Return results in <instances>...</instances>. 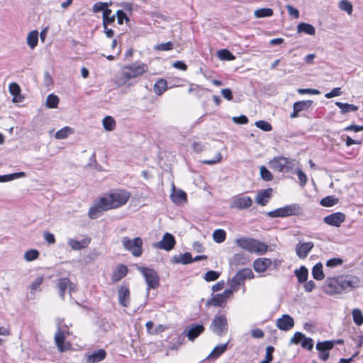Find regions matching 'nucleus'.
Masks as SVG:
<instances>
[{"mask_svg": "<svg viewBox=\"0 0 363 363\" xmlns=\"http://www.w3.org/2000/svg\"><path fill=\"white\" fill-rule=\"evenodd\" d=\"M174 48L173 43L170 41L157 44L155 46V50L157 51H169Z\"/></svg>", "mask_w": 363, "mask_h": 363, "instance_id": "nucleus-52", "label": "nucleus"}, {"mask_svg": "<svg viewBox=\"0 0 363 363\" xmlns=\"http://www.w3.org/2000/svg\"><path fill=\"white\" fill-rule=\"evenodd\" d=\"M154 91L157 96L162 95L167 89V82L164 79H159L153 86Z\"/></svg>", "mask_w": 363, "mask_h": 363, "instance_id": "nucleus-31", "label": "nucleus"}, {"mask_svg": "<svg viewBox=\"0 0 363 363\" xmlns=\"http://www.w3.org/2000/svg\"><path fill=\"white\" fill-rule=\"evenodd\" d=\"M313 247L314 245L312 242L298 243L296 247L297 256L301 259L306 258Z\"/></svg>", "mask_w": 363, "mask_h": 363, "instance_id": "nucleus-20", "label": "nucleus"}, {"mask_svg": "<svg viewBox=\"0 0 363 363\" xmlns=\"http://www.w3.org/2000/svg\"><path fill=\"white\" fill-rule=\"evenodd\" d=\"M335 345L333 341L318 342L316 344V349L320 352L319 357L323 361L329 358L328 350H331Z\"/></svg>", "mask_w": 363, "mask_h": 363, "instance_id": "nucleus-13", "label": "nucleus"}, {"mask_svg": "<svg viewBox=\"0 0 363 363\" xmlns=\"http://www.w3.org/2000/svg\"><path fill=\"white\" fill-rule=\"evenodd\" d=\"M218 56L221 60H233L235 59V56L226 49L220 50L218 52Z\"/></svg>", "mask_w": 363, "mask_h": 363, "instance_id": "nucleus-53", "label": "nucleus"}, {"mask_svg": "<svg viewBox=\"0 0 363 363\" xmlns=\"http://www.w3.org/2000/svg\"><path fill=\"white\" fill-rule=\"evenodd\" d=\"M172 193L171 194L172 200L174 203L179 205L182 202L186 201V194L182 190H177L174 184H172Z\"/></svg>", "mask_w": 363, "mask_h": 363, "instance_id": "nucleus-26", "label": "nucleus"}, {"mask_svg": "<svg viewBox=\"0 0 363 363\" xmlns=\"http://www.w3.org/2000/svg\"><path fill=\"white\" fill-rule=\"evenodd\" d=\"M272 194V189L269 188L257 193L255 201L260 206H265Z\"/></svg>", "mask_w": 363, "mask_h": 363, "instance_id": "nucleus-27", "label": "nucleus"}, {"mask_svg": "<svg viewBox=\"0 0 363 363\" xmlns=\"http://www.w3.org/2000/svg\"><path fill=\"white\" fill-rule=\"evenodd\" d=\"M291 161L292 160H285L284 164H278V160H273L271 161L270 164L271 167L277 169L279 172H288L293 169L294 164L291 163Z\"/></svg>", "mask_w": 363, "mask_h": 363, "instance_id": "nucleus-28", "label": "nucleus"}, {"mask_svg": "<svg viewBox=\"0 0 363 363\" xmlns=\"http://www.w3.org/2000/svg\"><path fill=\"white\" fill-rule=\"evenodd\" d=\"M204 330L205 328L202 325H191L187 332V337L189 340L191 341H194L204 331Z\"/></svg>", "mask_w": 363, "mask_h": 363, "instance_id": "nucleus-29", "label": "nucleus"}, {"mask_svg": "<svg viewBox=\"0 0 363 363\" xmlns=\"http://www.w3.org/2000/svg\"><path fill=\"white\" fill-rule=\"evenodd\" d=\"M117 21L119 25H122L123 23V21L125 20L128 21L129 19L126 15V13L123 10H118L116 12Z\"/></svg>", "mask_w": 363, "mask_h": 363, "instance_id": "nucleus-62", "label": "nucleus"}, {"mask_svg": "<svg viewBox=\"0 0 363 363\" xmlns=\"http://www.w3.org/2000/svg\"><path fill=\"white\" fill-rule=\"evenodd\" d=\"M87 167H89L91 170L102 171L107 167V164L105 162H104L103 164H99L97 163V161L96 160H91V162L87 164Z\"/></svg>", "mask_w": 363, "mask_h": 363, "instance_id": "nucleus-50", "label": "nucleus"}, {"mask_svg": "<svg viewBox=\"0 0 363 363\" xmlns=\"http://www.w3.org/2000/svg\"><path fill=\"white\" fill-rule=\"evenodd\" d=\"M116 16L112 14V11L106 9L103 13V27L106 29V26L111 25L115 22Z\"/></svg>", "mask_w": 363, "mask_h": 363, "instance_id": "nucleus-32", "label": "nucleus"}, {"mask_svg": "<svg viewBox=\"0 0 363 363\" xmlns=\"http://www.w3.org/2000/svg\"><path fill=\"white\" fill-rule=\"evenodd\" d=\"M274 349L272 346H268L266 348V355L264 357V359L262 360L261 362L262 363H270L272 361L273 357L272 353L274 352Z\"/></svg>", "mask_w": 363, "mask_h": 363, "instance_id": "nucleus-60", "label": "nucleus"}, {"mask_svg": "<svg viewBox=\"0 0 363 363\" xmlns=\"http://www.w3.org/2000/svg\"><path fill=\"white\" fill-rule=\"evenodd\" d=\"M226 238V233L224 230L218 229L216 230L213 233V239L217 243H221L224 242Z\"/></svg>", "mask_w": 363, "mask_h": 363, "instance_id": "nucleus-44", "label": "nucleus"}, {"mask_svg": "<svg viewBox=\"0 0 363 363\" xmlns=\"http://www.w3.org/2000/svg\"><path fill=\"white\" fill-rule=\"evenodd\" d=\"M138 271L143 274L145 279V282L147 285V294H149V290L150 289H155L159 286L160 284V278L156 272L152 269L145 267H138Z\"/></svg>", "mask_w": 363, "mask_h": 363, "instance_id": "nucleus-5", "label": "nucleus"}, {"mask_svg": "<svg viewBox=\"0 0 363 363\" xmlns=\"http://www.w3.org/2000/svg\"><path fill=\"white\" fill-rule=\"evenodd\" d=\"M339 8L351 15L353 11L352 5L348 0H341L339 3Z\"/></svg>", "mask_w": 363, "mask_h": 363, "instance_id": "nucleus-49", "label": "nucleus"}, {"mask_svg": "<svg viewBox=\"0 0 363 363\" xmlns=\"http://www.w3.org/2000/svg\"><path fill=\"white\" fill-rule=\"evenodd\" d=\"M128 272V267L125 264L118 265L111 275V280L113 283H116L124 278Z\"/></svg>", "mask_w": 363, "mask_h": 363, "instance_id": "nucleus-21", "label": "nucleus"}, {"mask_svg": "<svg viewBox=\"0 0 363 363\" xmlns=\"http://www.w3.org/2000/svg\"><path fill=\"white\" fill-rule=\"evenodd\" d=\"M220 273L216 271H208L204 275V279L206 281H213L218 279Z\"/></svg>", "mask_w": 363, "mask_h": 363, "instance_id": "nucleus-55", "label": "nucleus"}, {"mask_svg": "<svg viewBox=\"0 0 363 363\" xmlns=\"http://www.w3.org/2000/svg\"><path fill=\"white\" fill-rule=\"evenodd\" d=\"M148 66L143 62H134L124 65L121 75L116 79L115 84L119 87L124 86L132 79L139 77L148 72Z\"/></svg>", "mask_w": 363, "mask_h": 363, "instance_id": "nucleus-1", "label": "nucleus"}, {"mask_svg": "<svg viewBox=\"0 0 363 363\" xmlns=\"http://www.w3.org/2000/svg\"><path fill=\"white\" fill-rule=\"evenodd\" d=\"M57 286L59 290V294L62 299L65 298V294L67 289L71 293L74 290V285L67 278L60 279L57 281Z\"/></svg>", "mask_w": 363, "mask_h": 363, "instance_id": "nucleus-17", "label": "nucleus"}, {"mask_svg": "<svg viewBox=\"0 0 363 363\" xmlns=\"http://www.w3.org/2000/svg\"><path fill=\"white\" fill-rule=\"evenodd\" d=\"M10 94L13 96H17L20 94L21 88L17 83L12 82L9 86Z\"/></svg>", "mask_w": 363, "mask_h": 363, "instance_id": "nucleus-61", "label": "nucleus"}, {"mask_svg": "<svg viewBox=\"0 0 363 363\" xmlns=\"http://www.w3.org/2000/svg\"><path fill=\"white\" fill-rule=\"evenodd\" d=\"M276 325L279 330L287 331L294 327V321L290 315L285 314L277 320Z\"/></svg>", "mask_w": 363, "mask_h": 363, "instance_id": "nucleus-18", "label": "nucleus"}, {"mask_svg": "<svg viewBox=\"0 0 363 363\" xmlns=\"http://www.w3.org/2000/svg\"><path fill=\"white\" fill-rule=\"evenodd\" d=\"M39 256V252L37 250H29L24 254V259L27 262H31L36 259Z\"/></svg>", "mask_w": 363, "mask_h": 363, "instance_id": "nucleus-51", "label": "nucleus"}, {"mask_svg": "<svg viewBox=\"0 0 363 363\" xmlns=\"http://www.w3.org/2000/svg\"><path fill=\"white\" fill-rule=\"evenodd\" d=\"M103 126L106 130L112 131L116 128V121L113 117L106 116L103 120Z\"/></svg>", "mask_w": 363, "mask_h": 363, "instance_id": "nucleus-42", "label": "nucleus"}, {"mask_svg": "<svg viewBox=\"0 0 363 363\" xmlns=\"http://www.w3.org/2000/svg\"><path fill=\"white\" fill-rule=\"evenodd\" d=\"M323 289L328 295L341 294L342 290L340 284H338V276L336 277H328L323 286Z\"/></svg>", "mask_w": 363, "mask_h": 363, "instance_id": "nucleus-10", "label": "nucleus"}, {"mask_svg": "<svg viewBox=\"0 0 363 363\" xmlns=\"http://www.w3.org/2000/svg\"><path fill=\"white\" fill-rule=\"evenodd\" d=\"M121 242L124 249L131 252L133 256L138 257L142 255L143 241L140 237L130 239L125 236L122 238Z\"/></svg>", "mask_w": 363, "mask_h": 363, "instance_id": "nucleus-4", "label": "nucleus"}, {"mask_svg": "<svg viewBox=\"0 0 363 363\" xmlns=\"http://www.w3.org/2000/svg\"><path fill=\"white\" fill-rule=\"evenodd\" d=\"M338 199L335 198L333 196H328L321 199L320 204L323 206L330 207L338 203Z\"/></svg>", "mask_w": 363, "mask_h": 363, "instance_id": "nucleus-45", "label": "nucleus"}, {"mask_svg": "<svg viewBox=\"0 0 363 363\" xmlns=\"http://www.w3.org/2000/svg\"><path fill=\"white\" fill-rule=\"evenodd\" d=\"M38 42V30H33L30 32L27 37V43L31 49H33Z\"/></svg>", "mask_w": 363, "mask_h": 363, "instance_id": "nucleus-40", "label": "nucleus"}, {"mask_svg": "<svg viewBox=\"0 0 363 363\" xmlns=\"http://www.w3.org/2000/svg\"><path fill=\"white\" fill-rule=\"evenodd\" d=\"M301 211V208L299 205L294 203L269 211L267 213V215L271 218L287 217L293 215H298Z\"/></svg>", "mask_w": 363, "mask_h": 363, "instance_id": "nucleus-6", "label": "nucleus"}, {"mask_svg": "<svg viewBox=\"0 0 363 363\" xmlns=\"http://www.w3.org/2000/svg\"><path fill=\"white\" fill-rule=\"evenodd\" d=\"M59 98L54 94H49L46 99V106L50 108H55L59 104Z\"/></svg>", "mask_w": 363, "mask_h": 363, "instance_id": "nucleus-46", "label": "nucleus"}, {"mask_svg": "<svg viewBox=\"0 0 363 363\" xmlns=\"http://www.w3.org/2000/svg\"><path fill=\"white\" fill-rule=\"evenodd\" d=\"M228 343L221 344L216 346L212 352L208 354L207 359H216L222 354L227 349Z\"/></svg>", "mask_w": 363, "mask_h": 363, "instance_id": "nucleus-33", "label": "nucleus"}, {"mask_svg": "<svg viewBox=\"0 0 363 363\" xmlns=\"http://www.w3.org/2000/svg\"><path fill=\"white\" fill-rule=\"evenodd\" d=\"M253 277V272L250 268L242 269L232 278L229 285L233 290H238L239 286L243 284L246 279H251Z\"/></svg>", "mask_w": 363, "mask_h": 363, "instance_id": "nucleus-7", "label": "nucleus"}, {"mask_svg": "<svg viewBox=\"0 0 363 363\" xmlns=\"http://www.w3.org/2000/svg\"><path fill=\"white\" fill-rule=\"evenodd\" d=\"M118 301L123 307H128L130 300V292L128 286H121L118 291Z\"/></svg>", "mask_w": 363, "mask_h": 363, "instance_id": "nucleus-19", "label": "nucleus"}, {"mask_svg": "<svg viewBox=\"0 0 363 363\" xmlns=\"http://www.w3.org/2000/svg\"><path fill=\"white\" fill-rule=\"evenodd\" d=\"M65 335L63 331L59 329L55 335V342L58 350L60 352L67 351L69 348V344H65Z\"/></svg>", "mask_w": 363, "mask_h": 363, "instance_id": "nucleus-22", "label": "nucleus"}, {"mask_svg": "<svg viewBox=\"0 0 363 363\" xmlns=\"http://www.w3.org/2000/svg\"><path fill=\"white\" fill-rule=\"evenodd\" d=\"M345 220V215L341 212H336L325 216L324 222L330 225L339 227Z\"/></svg>", "mask_w": 363, "mask_h": 363, "instance_id": "nucleus-15", "label": "nucleus"}, {"mask_svg": "<svg viewBox=\"0 0 363 363\" xmlns=\"http://www.w3.org/2000/svg\"><path fill=\"white\" fill-rule=\"evenodd\" d=\"M312 274L315 279L322 280L324 279L325 275L323 270V264L319 262L316 264L312 269Z\"/></svg>", "mask_w": 363, "mask_h": 363, "instance_id": "nucleus-39", "label": "nucleus"}, {"mask_svg": "<svg viewBox=\"0 0 363 363\" xmlns=\"http://www.w3.org/2000/svg\"><path fill=\"white\" fill-rule=\"evenodd\" d=\"M172 262L175 264H186L191 263L193 262V259L191 255L189 252H185L184 254L175 255L172 257Z\"/></svg>", "mask_w": 363, "mask_h": 363, "instance_id": "nucleus-30", "label": "nucleus"}, {"mask_svg": "<svg viewBox=\"0 0 363 363\" xmlns=\"http://www.w3.org/2000/svg\"><path fill=\"white\" fill-rule=\"evenodd\" d=\"M235 243L250 253L264 254L268 250V246L265 243L252 238H240L235 240Z\"/></svg>", "mask_w": 363, "mask_h": 363, "instance_id": "nucleus-3", "label": "nucleus"}, {"mask_svg": "<svg viewBox=\"0 0 363 363\" xmlns=\"http://www.w3.org/2000/svg\"><path fill=\"white\" fill-rule=\"evenodd\" d=\"M103 206H102V204H101V199L99 200V203L96 206L90 208V209L89 211V218L91 219H95L99 216V213L101 211H107V209L104 208Z\"/></svg>", "mask_w": 363, "mask_h": 363, "instance_id": "nucleus-35", "label": "nucleus"}, {"mask_svg": "<svg viewBox=\"0 0 363 363\" xmlns=\"http://www.w3.org/2000/svg\"><path fill=\"white\" fill-rule=\"evenodd\" d=\"M106 9H109L108 4L106 2H96L92 7V11L95 13L99 11H103L104 13Z\"/></svg>", "mask_w": 363, "mask_h": 363, "instance_id": "nucleus-54", "label": "nucleus"}, {"mask_svg": "<svg viewBox=\"0 0 363 363\" xmlns=\"http://www.w3.org/2000/svg\"><path fill=\"white\" fill-rule=\"evenodd\" d=\"M301 344V347L308 350H311L313 347V340L311 337H306L300 332L295 333L294 337L290 340V344Z\"/></svg>", "mask_w": 363, "mask_h": 363, "instance_id": "nucleus-12", "label": "nucleus"}, {"mask_svg": "<svg viewBox=\"0 0 363 363\" xmlns=\"http://www.w3.org/2000/svg\"><path fill=\"white\" fill-rule=\"evenodd\" d=\"M296 172L298 176L300 185L301 186H305L308 181L306 174L300 169H296Z\"/></svg>", "mask_w": 363, "mask_h": 363, "instance_id": "nucleus-58", "label": "nucleus"}, {"mask_svg": "<svg viewBox=\"0 0 363 363\" xmlns=\"http://www.w3.org/2000/svg\"><path fill=\"white\" fill-rule=\"evenodd\" d=\"M342 94V90L340 87H336L331 90V91L326 93L325 97L327 99H331L333 97L338 96Z\"/></svg>", "mask_w": 363, "mask_h": 363, "instance_id": "nucleus-63", "label": "nucleus"}, {"mask_svg": "<svg viewBox=\"0 0 363 363\" xmlns=\"http://www.w3.org/2000/svg\"><path fill=\"white\" fill-rule=\"evenodd\" d=\"M91 242V238H84L81 240H76L74 239H69L68 245L74 250H81L88 247Z\"/></svg>", "mask_w": 363, "mask_h": 363, "instance_id": "nucleus-24", "label": "nucleus"}, {"mask_svg": "<svg viewBox=\"0 0 363 363\" xmlns=\"http://www.w3.org/2000/svg\"><path fill=\"white\" fill-rule=\"evenodd\" d=\"M298 93L300 94H313L318 95L320 94V91L318 89H302L300 88L297 90Z\"/></svg>", "mask_w": 363, "mask_h": 363, "instance_id": "nucleus-64", "label": "nucleus"}, {"mask_svg": "<svg viewBox=\"0 0 363 363\" xmlns=\"http://www.w3.org/2000/svg\"><path fill=\"white\" fill-rule=\"evenodd\" d=\"M176 241L174 237L169 233L164 234L162 240L153 244V247L156 249H162L166 251H169L174 247Z\"/></svg>", "mask_w": 363, "mask_h": 363, "instance_id": "nucleus-11", "label": "nucleus"}, {"mask_svg": "<svg viewBox=\"0 0 363 363\" xmlns=\"http://www.w3.org/2000/svg\"><path fill=\"white\" fill-rule=\"evenodd\" d=\"M343 264V259L340 257H335L328 259L326 262V266L328 267H335L337 266H340Z\"/></svg>", "mask_w": 363, "mask_h": 363, "instance_id": "nucleus-57", "label": "nucleus"}, {"mask_svg": "<svg viewBox=\"0 0 363 363\" xmlns=\"http://www.w3.org/2000/svg\"><path fill=\"white\" fill-rule=\"evenodd\" d=\"M313 104V101L306 100V101H296L293 105V111L290 114V118H297L301 111L307 110L310 108Z\"/></svg>", "mask_w": 363, "mask_h": 363, "instance_id": "nucleus-16", "label": "nucleus"}, {"mask_svg": "<svg viewBox=\"0 0 363 363\" xmlns=\"http://www.w3.org/2000/svg\"><path fill=\"white\" fill-rule=\"evenodd\" d=\"M210 329L218 336L226 333L228 329V321L225 315H216L213 318Z\"/></svg>", "mask_w": 363, "mask_h": 363, "instance_id": "nucleus-9", "label": "nucleus"}, {"mask_svg": "<svg viewBox=\"0 0 363 363\" xmlns=\"http://www.w3.org/2000/svg\"><path fill=\"white\" fill-rule=\"evenodd\" d=\"M273 15V10L269 8L259 9L255 11L257 18L269 17Z\"/></svg>", "mask_w": 363, "mask_h": 363, "instance_id": "nucleus-47", "label": "nucleus"}, {"mask_svg": "<svg viewBox=\"0 0 363 363\" xmlns=\"http://www.w3.org/2000/svg\"><path fill=\"white\" fill-rule=\"evenodd\" d=\"M260 175L265 181H271L273 179L272 173L264 166L260 167Z\"/></svg>", "mask_w": 363, "mask_h": 363, "instance_id": "nucleus-59", "label": "nucleus"}, {"mask_svg": "<svg viewBox=\"0 0 363 363\" xmlns=\"http://www.w3.org/2000/svg\"><path fill=\"white\" fill-rule=\"evenodd\" d=\"M335 105L340 108L341 114H345L351 111H357L358 106L354 104H349L347 103L336 102Z\"/></svg>", "mask_w": 363, "mask_h": 363, "instance_id": "nucleus-34", "label": "nucleus"}, {"mask_svg": "<svg viewBox=\"0 0 363 363\" xmlns=\"http://www.w3.org/2000/svg\"><path fill=\"white\" fill-rule=\"evenodd\" d=\"M252 203V200L250 196H238L233 198L230 207L241 210L249 208Z\"/></svg>", "mask_w": 363, "mask_h": 363, "instance_id": "nucleus-14", "label": "nucleus"}, {"mask_svg": "<svg viewBox=\"0 0 363 363\" xmlns=\"http://www.w3.org/2000/svg\"><path fill=\"white\" fill-rule=\"evenodd\" d=\"M354 322L357 325H361L363 323V315L362 311L358 308L353 309L352 312Z\"/></svg>", "mask_w": 363, "mask_h": 363, "instance_id": "nucleus-48", "label": "nucleus"}, {"mask_svg": "<svg viewBox=\"0 0 363 363\" xmlns=\"http://www.w3.org/2000/svg\"><path fill=\"white\" fill-rule=\"evenodd\" d=\"M298 32L305 33L306 34L313 35L315 33V29L311 24L307 23H300L298 25Z\"/></svg>", "mask_w": 363, "mask_h": 363, "instance_id": "nucleus-36", "label": "nucleus"}, {"mask_svg": "<svg viewBox=\"0 0 363 363\" xmlns=\"http://www.w3.org/2000/svg\"><path fill=\"white\" fill-rule=\"evenodd\" d=\"M360 283L359 278L354 275L342 274L338 276V284L340 285L342 292L357 288L360 286Z\"/></svg>", "mask_w": 363, "mask_h": 363, "instance_id": "nucleus-8", "label": "nucleus"}, {"mask_svg": "<svg viewBox=\"0 0 363 363\" xmlns=\"http://www.w3.org/2000/svg\"><path fill=\"white\" fill-rule=\"evenodd\" d=\"M224 298L221 296V294H218L213 296L211 299H208L206 302V306H221L223 303H225Z\"/></svg>", "mask_w": 363, "mask_h": 363, "instance_id": "nucleus-41", "label": "nucleus"}, {"mask_svg": "<svg viewBox=\"0 0 363 363\" xmlns=\"http://www.w3.org/2000/svg\"><path fill=\"white\" fill-rule=\"evenodd\" d=\"M26 177V173L23 172H19L12 173L9 174L0 175V182H7L16 179L22 178Z\"/></svg>", "mask_w": 363, "mask_h": 363, "instance_id": "nucleus-37", "label": "nucleus"}, {"mask_svg": "<svg viewBox=\"0 0 363 363\" xmlns=\"http://www.w3.org/2000/svg\"><path fill=\"white\" fill-rule=\"evenodd\" d=\"M272 262L269 258H258L254 261L253 267L257 272H264L271 266Z\"/></svg>", "mask_w": 363, "mask_h": 363, "instance_id": "nucleus-23", "label": "nucleus"}, {"mask_svg": "<svg viewBox=\"0 0 363 363\" xmlns=\"http://www.w3.org/2000/svg\"><path fill=\"white\" fill-rule=\"evenodd\" d=\"M106 357V352L104 349H99L86 355V363H96L104 360Z\"/></svg>", "mask_w": 363, "mask_h": 363, "instance_id": "nucleus-25", "label": "nucleus"}, {"mask_svg": "<svg viewBox=\"0 0 363 363\" xmlns=\"http://www.w3.org/2000/svg\"><path fill=\"white\" fill-rule=\"evenodd\" d=\"M295 274L298 278V280L300 283L306 282L308 278V270L307 269L302 266L299 269H296L295 271Z\"/></svg>", "mask_w": 363, "mask_h": 363, "instance_id": "nucleus-43", "label": "nucleus"}, {"mask_svg": "<svg viewBox=\"0 0 363 363\" xmlns=\"http://www.w3.org/2000/svg\"><path fill=\"white\" fill-rule=\"evenodd\" d=\"M130 197V194L123 189L113 191L101 198L104 208L109 210L118 208L125 204Z\"/></svg>", "mask_w": 363, "mask_h": 363, "instance_id": "nucleus-2", "label": "nucleus"}, {"mask_svg": "<svg viewBox=\"0 0 363 363\" xmlns=\"http://www.w3.org/2000/svg\"><path fill=\"white\" fill-rule=\"evenodd\" d=\"M74 133L73 129L69 126H65L57 130L55 135L56 139L61 140L67 138L69 135Z\"/></svg>", "mask_w": 363, "mask_h": 363, "instance_id": "nucleus-38", "label": "nucleus"}, {"mask_svg": "<svg viewBox=\"0 0 363 363\" xmlns=\"http://www.w3.org/2000/svg\"><path fill=\"white\" fill-rule=\"evenodd\" d=\"M255 125L264 131H270L272 130V125L265 121H258L255 123Z\"/></svg>", "mask_w": 363, "mask_h": 363, "instance_id": "nucleus-56", "label": "nucleus"}]
</instances>
